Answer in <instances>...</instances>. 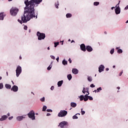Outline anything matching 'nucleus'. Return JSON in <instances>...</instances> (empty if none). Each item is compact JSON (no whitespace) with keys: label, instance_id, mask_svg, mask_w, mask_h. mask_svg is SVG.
<instances>
[{"label":"nucleus","instance_id":"nucleus-1","mask_svg":"<svg viewBox=\"0 0 128 128\" xmlns=\"http://www.w3.org/2000/svg\"><path fill=\"white\" fill-rule=\"evenodd\" d=\"M42 2V0H31L28 1L27 0L24 2L26 7L23 15L21 16V20L20 19L18 20V22L21 24L28 22L30 18H38V14L36 16L34 14V6H38Z\"/></svg>","mask_w":128,"mask_h":128},{"label":"nucleus","instance_id":"nucleus-2","mask_svg":"<svg viewBox=\"0 0 128 128\" xmlns=\"http://www.w3.org/2000/svg\"><path fill=\"white\" fill-rule=\"evenodd\" d=\"M18 8H12L10 10V14L11 16H16V14H18Z\"/></svg>","mask_w":128,"mask_h":128},{"label":"nucleus","instance_id":"nucleus-3","mask_svg":"<svg viewBox=\"0 0 128 128\" xmlns=\"http://www.w3.org/2000/svg\"><path fill=\"white\" fill-rule=\"evenodd\" d=\"M36 36H38V40H44V38H46V34L44 33H41L40 32H38Z\"/></svg>","mask_w":128,"mask_h":128},{"label":"nucleus","instance_id":"nucleus-4","mask_svg":"<svg viewBox=\"0 0 128 128\" xmlns=\"http://www.w3.org/2000/svg\"><path fill=\"white\" fill-rule=\"evenodd\" d=\"M68 114V112L64 110H62L58 114V116L60 118H63V116H66Z\"/></svg>","mask_w":128,"mask_h":128},{"label":"nucleus","instance_id":"nucleus-5","mask_svg":"<svg viewBox=\"0 0 128 128\" xmlns=\"http://www.w3.org/2000/svg\"><path fill=\"white\" fill-rule=\"evenodd\" d=\"M28 116L30 118H32V120H36V116H34V112L31 110L28 114Z\"/></svg>","mask_w":128,"mask_h":128},{"label":"nucleus","instance_id":"nucleus-6","mask_svg":"<svg viewBox=\"0 0 128 128\" xmlns=\"http://www.w3.org/2000/svg\"><path fill=\"white\" fill-rule=\"evenodd\" d=\"M20 74H22V67L18 66L16 70V76L17 78H18Z\"/></svg>","mask_w":128,"mask_h":128},{"label":"nucleus","instance_id":"nucleus-7","mask_svg":"<svg viewBox=\"0 0 128 128\" xmlns=\"http://www.w3.org/2000/svg\"><path fill=\"white\" fill-rule=\"evenodd\" d=\"M66 124H68V122L63 121L59 124V126L61 128H64V126H66Z\"/></svg>","mask_w":128,"mask_h":128},{"label":"nucleus","instance_id":"nucleus-8","mask_svg":"<svg viewBox=\"0 0 128 128\" xmlns=\"http://www.w3.org/2000/svg\"><path fill=\"white\" fill-rule=\"evenodd\" d=\"M11 90H12L13 92H18V86L14 85L12 88H11Z\"/></svg>","mask_w":128,"mask_h":128},{"label":"nucleus","instance_id":"nucleus-9","mask_svg":"<svg viewBox=\"0 0 128 128\" xmlns=\"http://www.w3.org/2000/svg\"><path fill=\"white\" fill-rule=\"evenodd\" d=\"M115 12L116 14H120V6H118L115 8Z\"/></svg>","mask_w":128,"mask_h":128},{"label":"nucleus","instance_id":"nucleus-10","mask_svg":"<svg viewBox=\"0 0 128 128\" xmlns=\"http://www.w3.org/2000/svg\"><path fill=\"white\" fill-rule=\"evenodd\" d=\"M104 65H100L98 68L99 72H104Z\"/></svg>","mask_w":128,"mask_h":128},{"label":"nucleus","instance_id":"nucleus-11","mask_svg":"<svg viewBox=\"0 0 128 128\" xmlns=\"http://www.w3.org/2000/svg\"><path fill=\"white\" fill-rule=\"evenodd\" d=\"M24 118H26V116H18L16 118L17 120H18L19 122H20V120H22Z\"/></svg>","mask_w":128,"mask_h":128},{"label":"nucleus","instance_id":"nucleus-12","mask_svg":"<svg viewBox=\"0 0 128 128\" xmlns=\"http://www.w3.org/2000/svg\"><path fill=\"white\" fill-rule=\"evenodd\" d=\"M6 16V14L4 12H1L0 14V20H3L4 18Z\"/></svg>","mask_w":128,"mask_h":128},{"label":"nucleus","instance_id":"nucleus-13","mask_svg":"<svg viewBox=\"0 0 128 128\" xmlns=\"http://www.w3.org/2000/svg\"><path fill=\"white\" fill-rule=\"evenodd\" d=\"M80 48L83 52H86V45L84 44H82L80 46Z\"/></svg>","mask_w":128,"mask_h":128},{"label":"nucleus","instance_id":"nucleus-14","mask_svg":"<svg viewBox=\"0 0 128 128\" xmlns=\"http://www.w3.org/2000/svg\"><path fill=\"white\" fill-rule=\"evenodd\" d=\"M86 50H88V52H92V48L90 46H86Z\"/></svg>","mask_w":128,"mask_h":128},{"label":"nucleus","instance_id":"nucleus-15","mask_svg":"<svg viewBox=\"0 0 128 128\" xmlns=\"http://www.w3.org/2000/svg\"><path fill=\"white\" fill-rule=\"evenodd\" d=\"M72 72L74 74H78V70L76 68H74L72 70Z\"/></svg>","mask_w":128,"mask_h":128},{"label":"nucleus","instance_id":"nucleus-16","mask_svg":"<svg viewBox=\"0 0 128 128\" xmlns=\"http://www.w3.org/2000/svg\"><path fill=\"white\" fill-rule=\"evenodd\" d=\"M7 118H8V116L6 115H4L2 116V118H0V120L1 122H2L3 120H6Z\"/></svg>","mask_w":128,"mask_h":128},{"label":"nucleus","instance_id":"nucleus-17","mask_svg":"<svg viewBox=\"0 0 128 128\" xmlns=\"http://www.w3.org/2000/svg\"><path fill=\"white\" fill-rule=\"evenodd\" d=\"M84 102H87V100H88V94H86L84 96Z\"/></svg>","mask_w":128,"mask_h":128},{"label":"nucleus","instance_id":"nucleus-18","mask_svg":"<svg viewBox=\"0 0 128 128\" xmlns=\"http://www.w3.org/2000/svg\"><path fill=\"white\" fill-rule=\"evenodd\" d=\"M70 106L72 108H76V102H72L70 103Z\"/></svg>","mask_w":128,"mask_h":128},{"label":"nucleus","instance_id":"nucleus-19","mask_svg":"<svg viewBox=\"0 0 128 128\" xmlns=\"http://www.w3.org/2000/svg\"><path fill=\"white\" fill-rule=\"evenodd\" d=\"M63 82H64V81H63V80L59 81V82H58V86H62V84Z\"/></svg>","mask_w":128,"mask_h":128},{"label":"nucleus","instance_id":"nucleus-20","mask_svg":"<svg viewBox=\"0 0 128 128\" xmlns=\"http://www.w3.org/2000/svg\"><path fill=\"white\" fill-rule=\"evenodd\" d=\"M5 88H8V90H10V88H12V86L8 84H6Z\"/></svg>","mask_w":128,"mask_h":128},{"label":"nucleus","instance_id":"nucleus-21","mask_svg":"<svg viewBox=\"0 0 128 128\" xmlns=\"http://www.w3.org/2000/svg\"><path fill=\"white\" fill-rule=\"evenodd\" d=\"M62 64L64 66H66V64H68V61L64 59L62 62Z\"/></svg>","mask_w":128,"mask_h":128},{"label":"nucleus","instance_id":"nucleus-22","mask_svg":"<svg viewBox=\"0 0 128 128\" xmlns=\"http://www.w3.org/2000/svg\"><path fill=\"white\" fill-rule=\"evenodd\" d=\"M77 114H79V116H80V114H76V115L74 116H72L73 120H78V116H76Z\"/></svg>","mask_w":128,"mask_h":128},{"label":"nucleus","instance_id":"nucleus-23","mask_svg":"<svg viewBox=\"0 0 128 128\" xmlns=\"http://www.w3.org/2000/svg\"><path fill=\"white\" fill-rule=\"evenodd\" d=\"M67 78L68 80H72V76L70 74H69L67 76Z\"/></svg>","mask_w":128,"mask_h":128},{"label":"nucleus","instance_id":"nucleus-24","mask_svg":"<svg viewBox=\"0 0 128 128\" xmlns=\"http://www.w3.org/2000/svg\"><path fill=\"white\" fill-rule=\"evenodd\" d=\"M58 6H60V2L58 1H57L56 3H55V6L56 8H58Z\"/></svg>","mask_w":128,"mask_h":128},{"label":"nucleus","instance_id":"nucleus-25","mask_svg":"<svg viewBox=\"0 0 128 128\" xmlns=\"http://www.w3.org/2000/svg\"><path fill=\"white\" fill-rule=\"evenodd\" d=\"M72 15L71 14L68 13L66 14V17L67 18H72Z\"/></svg>","mask_w":128,"mask_h":128},{"label":"nucleus","instance_id":"nucleus-26","mask_svg":"<svg viewBox=\"0 0 128 128\" xmlns=\"http://www.w3.org/2000/svg\"><path fill=\"white\" fill-rule=\"evenodd\" d=\"M88 82H92V76H88Z\"/></svg>","mask_w":128,"mask_h":128},{"label":"nucleus","instance_id":"nucleus-27","mask_svg":"<svg viewBox=\"0 0 128 128\" xmlns=\"http://www.w3.org/2000/svg\"><path fill=\"white\" fill-rule=\"evenodd\" d=\"M80 100H84V95H81L80 96Z\"/></svg>","mask_w":128,"mask_h":128},{"label":"nucleus","instance_id":"nucleus-28","mask_svg":"<svg viewBox=\"0 0 128 128\" xmlns=\"http://www.w3.org/2000/svg\"><path fill=\"white\" fill-rule=\"evenodd\" d=\"M114 52V49L112 48L110 50V54H112Z\"/></svg>","mask_w":128,"mask_h":128},{"label":"nucleus","instance_id":"nucleus-29","mask_svg":"<svg viewBox=\"0 0 128 128\" xmlns=\"http://www.w3.org/2000/svg\"><path fill=\"white\" fill-rule=\"evenodd\" d=\"M60 44V43L58 42H54V48H56Z\"/></svg>","mask_w":128,"mask_h":128},{"label":"nucleus","instance_id":"nucleus-30","mask_svg":"<svg viewBox=\"0 0 128 128\" xmlns=\"http://www.w3.org/2000/svg\"><path fill=\"white\" fill-rule=\"evenodd\" d=\"M118 54H122V49H119L118 50Z\"/></svg>","mask_w":128,"mask_h":128},{"label":"nucleus","instance_id":"nucleus-31","mask_svg":"<svg viewBox=\"0 0 128 128\" xmlns=\"http://www.w3.org/2000/svg\"><path fill=\"white\" fill-rule=\"evenodd\" d=\"M100 4V2H94V6H98Z\"/></svg>","mask_w":128,"mask_h":128},{"label":"nucleus","instance_id":"nucleus-32","mask_svg":"<svg viewBox=\"0 0 128 128\" xmlns=\"http://www.w3.org/2000/svg\"><path fill=\"white\" fill-rule=\"evenodd\" d=\"M46 106H44L42 108V112H46Z\"/></svg>","mask_w":128,"mask_h":128},{"label":"nucleus","instance_id":"nucleus-33","mask_svg":"<svg viewBox=\"0 0 128 128\" xmlns=\"http://www.w3.org/2000/svg\"><path fill=\"white\" fill-rule=\"evenodd\" d=\"M81 112H82V116H84V114H86V112L82 110V108L81 109Z\"/></svg>","mask_w":128,"mask_h":128},{"label":"nucleus","instance_id":"nucleus-34","mask_svg":"<svg viewBox=\"0 0 128 128\" xmlns=\"http://www.w3.org/2000/svg\"><path fill=\"white\" fill-rule=\"evenodd\" d=\"M4 88V84H2V83H0V90H2V88Z\"/></svg>","mask_w":128,"mask_h":128},{"label":"nucleus","instance_id":"nucleus-35","mask_svg":"<svg viewBox=\"0 0 128 128\" xmlns=\"http://www.w3.org/2000/svg\"><path fill=\"white\" fill-rule=\"evenodd\" d=\"M88 99L90 100H94V98L90 96H88Z\"/></svg>","mask_w":128,"mask_h":128},{"label":"nucleus","instance_id":"nucleus-36","mask_svg":"<svg viewBox=\"0 0 128 128\" xmlns=\"http://www.w3.org/2000/svg\"><path fill=\"white\" fill-rule=\"evenodd\" d=\"M97 92H100V90H102V88L100 87L97 89Z\"/></svg>","mask_w":128,"mask_h":128},{"label":"nucleus","instance_id":"nucleus-37","mask_svg":"<svg viewBox=\"0 0 128 128\" xmlns=\"http://www.w3.org/2000/svg\"><path fill=\"white\" fill-rule=\"evenodd\" d=\"M82 92H83V94H86V88H83V90H82Z\"/></svg>","mask_w":128,"mask_h":128},{"label":"nucleus","instance_id":"nucleus-38","mask_svg":"<svg viewBox=\"0 0 128 128\" xmlns=\"http://www.w3.org/2000/svg\"><path fill=\"white\" fill-rule=\"evenodd\" d=\"M46 112H52V110L50 109H47Z\"/></svg>","mask_w":128,"mask_h":128},{"label":"nucleus","instance_id":"nucleus-39","mask_svg":"<svg viewBox=\"0 0 128 128\" xmlns=\"http://www.w3.org/2000/svg\"><path fill=\"white\" fill-rule=\"evenodd\" d=\"M40 100L42 102H44V97H43L40 99Z\"/></svg>","mask_w":128,"mask_h":128},{"label":"nucleus","instance_id":"nucleus-40","mask_svg":"<svg viewBox=\"0 0 128 128\" xmlns=\"http://www.w3.org/2000/svg\"><path fill=\"white\" fill-rule=\"evenodd\" d=\"M50 58L52 60H56V57H54V56H50Z\"/></svg>","mask_w":128,"mask_h":128},{"label":"nucleus","instance_id":"nucleus-41","mask_svg":"<svg viewBox=\"0 0 128 128\" xmlns=\"http://www.w3.org/2000/svg\"><path fill=\"white\" fill-rule=\"evenodd\" d=\"M124 72V70H122L120 74H119V76H120Z\"/></svg>","mask_w":128,"mask_h":128},{"label":"nucleus","instance_id":"nucleus-42","mask_svg":"<svg viewBox=\"0 0 128 128\" xmlns=\"http://www.w3.org/2000/svg\"><path fill=\"white\" fill-rule=\"evenodd\" d=\"M50 68H52V66H50V65L47 68V70H50Z\"/></svg>","mask_w":128,"mask_h":128},{"label":"nucleus","instance_id":"nucleus-43","mask_svg":"<svg viewBox=\"0 0 128 128\" xmlns=\"http://www.w3.org/2000/svg\"><path fill=\"white\" fill-rule=\"evenodd\" d=\"M24 30H28V26H24Z\"/></svg>","mask_w":128,"mask_h":128},{"label":"nucleus","instance_id":"nucleus-44","mask_svg":"<svg viewBox=\"0 0 128 128\" xmlns=\"http://www.w3.org/2000/svg\"><path fill=\"white\" fill-rule=\"evenodd\" d=\"M90 88H94V86H94V84H91L90 85Z\"/></svg>","mask_w":128,"mask_h":128},{"label":"nucleus","instance_id":"nucleus-45","mask_svg":"<svg viewBox=\"0 0 128 128\" xmlns=\"http://www.w3.org/2000/svg\"><path fill=\"white\" fill-rule=\"evenodd\" d=\"M12 118H14V116H12L8 118V120H12Z\"/></svg>","mask_w":128,"mask_h":128},{"label":"nucleus","instance_id":"nucleus-46","mask_svg":"<svg viewBox=\"0 0 128 128\" xmlns=\"http://www.w3.org/2000/svg\"><path fill=\"white\" fill-rule=\"evenodd\" d=\"M54 86H52L50 90H54Z\"/></svg>","mask_w":128,"mask_h":128},{"label":"nucleus","instance_id":"nucleus-47","mask_svg":"<svg viewBox=\"0 0 128 128\" xmlns=\"http://www.w3.org/2000/svg\"><path fill=\"white\" fill-rule=\"evenodd\" d=\"M88 90H90V88H86V92H88Z\"/></svg>","mask_w":128,"mask_h":128},{"label":"nucleus","instance_id":"nucleus-48","mask_svg":"<svg viewBox=\"0 0 128 128\" xmlns=\"http://www.w3.org/2000/svg\"><path fill=\"white\" fill-rule=\"evenodd\" d=\"M68 62H70V64H72V60L70 59V58L68 59Z\"/></svg>","mask_w":128,"mask_h":128},{"label":"nucleus","instance_id":"nucleus-49","mask_svg":"<svg viewBox=\"0 0 128 128\" xmlns=\"http://www.w3.org/2000/svg\"><path fill=\"white\" fill-rule=\"evenodd\" d=\"M60 60V58L58 57L56 58V60H57L58 62V60Z\"/></svg>","mask_w":128,"mask_h":128},{"label":"nucleus","instance_id":"nucleus-50","mask_svg":"<svg viewBox=\"0 0 128 128\" xmlns=\"http://www.w3.org/2000/svg\"><path fill=\"white\" fill-rule=\"evenodd\" d=\"M124 10H128V5L124 8Z\"/></svg>","mask_w":128,"mask_h":128},{"label":"nucleus","instance_id":"nucleus-51","mask_svg":"<svg viewBox=\"0 0 128 128\" xmlns=\"http://www.w3.org/2000/svg\"><path fill=\"white\" fill-rule=\"evenodd\" d=\"M46 116H50V113H48L47 114H46Z\"/></svg>","mask_w":128,"mask_h":128},{"label":"nucleus","instance_id":"nucleus-52","mask_svg":"<svg viewBox=\"0 0 128 128\" xmlns=\"http://www.w3.org/2000/svg\"><path fill=\"white\" fill-rule=\"evenodd\" d=\"M109 70H110V69H108V68H106V72H108Z\"/></svg>","mask_w":128,"mask_h":128},{"label":"nucleus","instance_id":"nucleus-53","mask_svg":"<svg viewBox=\"0 0 128 128\" xmlns=\"http://www.w3.org/2000/svg\"><path fill=\"white\" fill-rule=\"evenodd\" d=\"M93 92H98V90H94Z\"/></svg>","mask_w":128,"mask_h":128},{"label":"nucleus","instance_id":"nucleus-54","mask_svg":"<svg viewBox=\"0 0 128 128\" xmlns=\"http://www.w3.org/2000/svg\"><path fill=\"white\" fill-rule=\"evenodd\" d=\"M7 116H10V113H8V114H7Z\"/></svg>","mask_w":128,"mask_h":128},{"label":"nucleus","instance_id":"nucleus-55","mask_svg":"<svg viewBox=\"0 0 128 128\" xmlns=\"http://www.w3.org/2000/svg\"><path fill=\"white\" fill-rule=\"evenodd\" d=\"M114 7H112V8H111V10H114Z\"/></svg>","mask_w":128,"mask_h":128},{"label":"nucleus","instance_id":"nucleus-56","mask_svg":"<svg viewBox=\"0 0 128 128\" xmlns=\"http://www.w3.org/2000/svg\"><path fill=\"white\" fill-rule=\"evenodd\" d=\"M74 42V40H72V42Z\"/></svg>","mask_w":128,"mask_h":128},{"label":"nucleus","instance_id":"nucleus-57","mask_svg":"<svg viewBox=\"0 0 128 128\" xmlns=\"http://www.w3.org/2000/svg\"><path fill=\"white\" fill-rule=\"evenodd\" d=\"M22 56H20V60H22Z\"/></svg>","mask_w":128,"mask_h":128},{"label":"nucleus","instance_id":"nucleus-58","mask_svg":"<svg viewBox=\"0 0 128 128\" xmlns=\"http://www.w3.org/2000/svg\"><path fill=\"white\" fill-rule=\"evenodd\" d=\"M117 88H118V90H120V87H117Z\"/></svg>","mask_w":128,"mask_h":128},{"label":"nucleus","instance_id":"nucleus-59","mask_svg":"<svg viewBox=\"0 0 128 128\" xmlns=\"http://www.w3.org/2000/svg\"><path fill=\"white\" fill-rule=\"evenodd\" d=\"M104 34H106V32H104Z\"/></svg>","mask_w":128,"mask_h":128},{"label":"nucleus","instance_id":"nucleus-60","mask_svg":"<svg viewBox=\"0 0 128 128\" xmlns=\"http://www.w3.org/2000/svg\"><path fill=\"white\" fill-rule=\"evenodd\" d=\"M116 68V66H113V68Z\"/></svg>","mask_w":128,"mask_h":128},{"label":"nucleus","instance_id":"nucleus-61","mask_svg":"<svg viewBox=\"0 0 128 128\" xmlns=\"http://www.w3.org/2000/svg\"><path fill=\"white\" fill-rule=\"evenodd\" d=\"M6 76H8V73L6 72Z\"/></svg>","mask_w":128,"mask_h":128},{"label":"nucleus","instance_id":"nucleus-62","mask_svg":"<svg viewBox=\"0 0 128 128\" xmlns=\"http://www.w3.org/2000/svg\"><path fill=\"white\" fill-rule=\"evenodd\" d=\"M48 50H50V47H48Z\"/></svg>","mask_w":128,"mask_h":128},{"label":"nucleus","instance_id":"nucleus-63","mask_svg":"<svg viewBox=\"0 0 128 128\" xmlns=\"http://www.w3.org/2000/svg\"><path fill=\"white\" fill-rule=\"evenodd\" d=\"M2 76H0V80H2Z\"/></svg>","mask_w":128,"mask_h":128},{"label":"nucleus","instance_id":"nucleus-64","mask_svg":"<svg viewBox=\"0 0 128 128\" xmlns=\"http://www.w3.org/2000/svg\"><path fill=\"white\" fill-rule=\"evenodd\" d=\"M126 24H128V20L126 22Z\"/></svg>","mask_w":128,"mask_h":128}]
</instances>
